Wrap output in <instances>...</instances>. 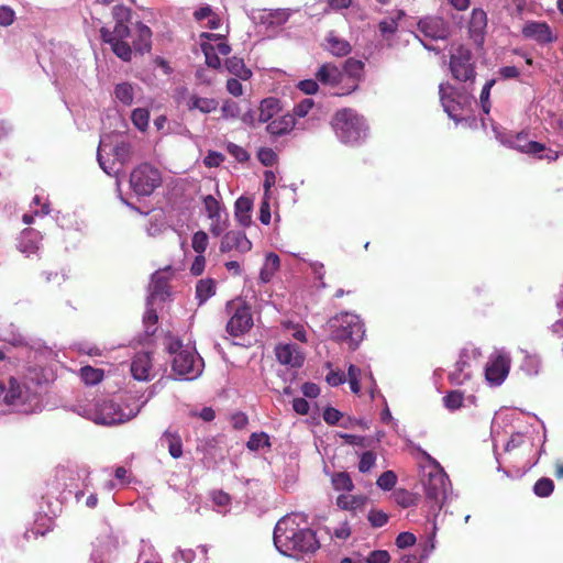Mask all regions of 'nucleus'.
I'll return each instance as SVG.
<instances>
[{
	"label": "nucleus",
	"instance_id": "f257e3e1",
	"mask_svg": "<svg viewBox=\"0 0 563 563\" xmlns=\"http://www.w3.org/2000/svg\"><path fill=\"white\" fill-rule=\"evenodd\" d=\"M156 385L150 388L148 395L129 394L114 401L108 398H96L79 405L77 412L97 424L114 426L125 423L135 418L141 409L155 395Z\"/></svg>",
	"mask_w": 563,
	"mask_h": 563
},
{
	"label": "nucleus",
	"instance_id": "f03ea898",
	"mask_svg": "<svg viewBox=\"0 0 563 563\" xmlns=\"http://www.w3.org/2000/svg\"><path fill=\"white\" fill-rule=\"evenodd\" d=\"M274 544L282 554L288 556L314 552L319 548L316 533L308 527L303 514L287 515L276 523Z\"/></svg>",
	"mask_w": 563,
	"mask_h": 563
},
{
	"label": "nucleus",
	"instance_id": "7ed1b4c3",
	"mask_svg": "<svg viewBox=\"0 0 563 563\" xmlns=\"http://www.w3.org/2000/svg\"><path fill=\"white\" fill-rule=\"evenodd\" d=\"M166 349L173 355V372L183 379L191 380L200 376L203 369V361L190 344L184 345L180 340L168 336Z\"/></svg>",
	"mask_w": 563,
	"mask_h": 563
},
{
	"label": "nucleus",
	"instance_id": "20e7f679",
	"mask_svg": "<svg viewBox=\"0 0 563 563\" xmlns=\"http://www.w3.org/2000/svg\"><path fill=\"white\" fill-rule=\"evenodd\" d=\"M336 137L345 144H358L368 135V125L363 115L352 109H342L332 119Z\"/></svg>",
	"mask_w": 563,
	"mask_h": 563
},
{
	"label": "nucleus",
	"instance_id": "39448f33",
	"mask_svg": "<svg viewBox=\"0 0 563 563\" xmlns=\"http://www.w3.org/2000/svg\"><path fill=\"white\" fill-rule=\"evenodd\" d=\"M330 335L338 342H344L355 350L365 335L364 323L360 316L352 312H341L328 322Z\"/></svg>",
	"mask_w": 563,
	"mask_h": 563
},
{
	"label": "nucleus",
	"instance_id": "423d86ee",
	"mask_svg": "<svg viewBox=\"0 0 563 563\" xmlns=\"http://www.w3.org/2000/svg\"><path fill=\"white\" fill-rule=\"evenodd\" d=\"M0 402L20 413H32L41 409L37 394L13 377L0 396Z\"/></svg>",
	"mask_w": 563,
	"mask_h": 563
},
{
	"label": "nucleus",
	"instance_id": "0eeeda50",
	"mask_svg": "<svg viewBox=\"0 0 563 563\" xmlns=\"http://www.w3.org/2000/svg\"><path fill=\"white\" fill-rule=\"evenodd\" d=\"M131 157V145L124 141L112 142V135L107 134L100 139L97 159L100 167L108 175L118 173L115 162L121 166Z\"/></svg>",
	"mask_w": 563,
	"mask_h": 563
},
{
	"label": "nucleus",
	"instance_id": "6e6552de",
	"mask_svg": "<svg viewBox=\"0 0 563 563\" xmlns=\"http://www.w3.org/2000/svg\"><path fill=\"white\" fill-rule=\"evenodd\" d=\"M496 139L508 147L515 148L519 152L537 156L538 158H547L554 161L558 158V153L549 150L545 151V146L542 143L530 141L525 133L518 134H506L494 129Z\"/></svg>",
	"mask_w": 563,
	"mask_h": 563
},
{
	"label": "nucleus",
	"instance_id": "1a4fd4ad",
	"mask_svg": "<svg viewBox=\"0 0 563 563\" xmlns=\"http://www.w3.org/2000/svg\"><path fill=\"white\" fill-rule=\"evenodd\" d=\"M440 97L444 111L455 122L465 118L466 110L472 106L473 98L467 93H457L449 85H440Z\"/></svg>",
	"mask_w": 563,
	"mask_h": 563
},
{
	"label": "nucleus",
	"instance_id": "9d476101",
	"mask_svg": "<svg viewBox=\"0 0 563 563\" xmlns=\"http://www.w3.org/2000/svg\"><path fill=\"white\" fill-rule=\"evenodd\" d=\"M161 184L158 169L150 164L137 166L130 176V186L137 196H148Z\"/></svg>",
	"mask_w": 563,
	"mask_h": 563
},
{
	"label": "nucleus",
	"instance_id": "9b49d317",
	"mask_svg": "<svg viewBox=\"0 0 563 563\" xmlns=\"http://www.w3.org/2000/svg\"><path fill=\"white\" fill-rule=\"evenodd\" d=\"M510 365V354L505 350H496L489 355L485 366L486 382L490 386H500L509 374Z\"/></svg>",
	"mask_w": 563,
	"mask_h": 563
},
{
	"label": "nucleus",
	"instance_id": "f8f14e48",
	"mask_svg": "<svg viewBox=\"0 0 563 563\" xmlns=\"http://www.w3.org/2000/svg\"><path fill=\"white\" fill-rule=\"evenodd\" d=\"M200 46L207 65L212 68L221 66L219 55L227 56L231 52L230 45L221 34L202 33L200 35Z\"/></svg>",
	"mask_w": 563,
	"mask_h": 563
},
{
	"label": "nucleus",
	"instance_id": "ddd939ff",
	"mask_svg": "<svg viewBox=\"0 0 563 563\" xmlns=\"http://www.w3.org/2000/svg\"><path fill=\"white\" fill-rule=\"evenodd\" d=\"M434 468L428 474V479L424 483L427 496L434 500L440 501L446 498L450 487V481L445 472L433 461Z\"/></svg>",
	"mask_w": 563,
	"mask_h": 563
},
{
	"label": "nucleus",
	"instance_id": "4468645a",
	"mask_svg": "<svg viewBox=\"0 0 563 563\" xmlns=\"http://www.w3.org/2000/svg\"><path fill=\"white\" fill-rule=\"evenodd\" d=\"M472 54L464 46H459L451 55V71L457 80L466 81L475 76L474 67L471 63Z\"/></svg>",
	"mask_w": 563,
	"mask_h": 563
},
{
	"label": "nucleus",
	"instance_id": "2eb2a0df",
	"mask_svg": "<svg viewBox=\"0 0 563 563\" xmlns=\"http://www.w3.org/2000/svg\"><path fill=\"white\" fill-rule=\"evenodd\" d=\"M521 34L526 40L534 41L539 45L553 43L558 38L549 24L542 21H527L521 29Z\"/></svg>",
	"mask_w": 563,
	"mask_h": 563
},
{
	"label": "nucleus",
	"instance_id": "dca6fc26",
	"mask_svg": "<svg viewBox=\"0 0 563 563\" xmlns=\"http://www.w3.org/2000/svg\"><path fill=\"white\" fill-rule=\"evenodd\" d=\"M473 357L467 350H463L452 369L449 373V380L453 385H463L473 376Z\"/></svg>",
	"mask_w": 563,
	"mask_h": 563
},
{
	"label": "nucleus",
	"instance_id": "f3484780",
	"mask_svg": "<svg viewBox=\"0 0 563 563\" xmlns=\"http://www.w3.org/2000/svg\"><path fill=\"white\" fill-rule=\"evenodd\" d=\"M169 275V268L157 271L152 275L146 305H155L156 301H164L168 297Z\"/></svg>",
	"mask_w": 563,
	"mask_h": 563
},
{
	"label": "nucleus",
	"instance_id": "a211bd4d",
	"mask_svg": "<svg viewBox=\"0 0 563 563\" xmlns=\"http://www.w3.org/2000/svg\"><path fill=\"white\" fill-rule=\"evenodd\" d=\"M253 325V318L249 307L239 306L227 323V331L232 336H240L246 333Z\"/></svg>",
	"mask_w": 563,
	"mask_h": 563
},
{
	"label": "nucleus",
	"instance_id": "6ab92c4d",
	"mask_svg": "<svg viewBox=\"0 0 563 563\" xmlns=\"http://www.w3.org/2000/svg\"><path fill=\"white\" fill-rule=\"evenodd\" d=\"M252 250V242L241 231H229L223 234L220 242V252L228 253L235 251L240 254L247 253Z\"/></svg>",
	"mask_w": 563,
	"mask_h": 563
},
{
	"label": "nucleus",
	"instance_id": "aec40b11",
	"mask_svg": "<svg viewBox=\"0 0 563 563\" xmlns=\"http://www.w3.org/2000/svg\"><path fill=\"white\" fill-rule=\"evenodd\" d=\"M418 30L426 37L432 40H443L449 34L446 23L439 16H427L421 19L418 23Z\"/></svg>",
	"mask_w": 563,
	"mask_h": 563
},
{
	"label": "nucleus",
	"instance_id": "412c9836",
	"mask_svg": "<svg viewBox=\"0 0 563 563\" xmlns=\"http://www.w3.org/2000/svg\"><path fill=\"white\" fill-rule=\"evenodd\" d=\"M153 364L151 355L146 352L137 353L131 362V374L134 379L147 382L152 379Z\"/></svg>",
	"mask_w": 563,
	"mask_h": 563
},
{
	"label": "nucleus",
	"instance_id": "4be33fe9",
	"mask_svg": "<svg viewBox=\"0 0 563 563\" xmlns=\"http://www.w3.org/2000/svg\"><path fill=\"white\" fill-rule=\"evenodd\" d=\"M181 102H184L189 111L198 110L205 114L217 110L219 106V102L213 98L200 97L186 90L183 92Z\"/></svg>",
	"mask_w": 563,
	"mask_h": 563
},
{
	"label": "nucleus",
	"instance_id": "5701e85b",
	"mask_svg": "<svg viewBox=\"0 0 563 563\" xmlns=\"http://www.w3.org/2000/svg\"><path fill=\"white\" fill-rule=\"evenodd\" d=\"M277 361L291 367H300L303 363V354L298 346L291 343L279 344L275 349Z\"/></svg>",
	"mask_w": 563,
	"mask_h": 563
},
{
	"label": "nucleus",
	"instance_id": "b1692460",
	"mask_svg": "<svg viewBox=\"0 0 563 563\" xmlns=\"http://www.w3.org/2000/svg\"><path fill=\"white\" fill-rule=\"evenodd\" d=\"M295 128L301 129L291 113H286L267 122L266 131L272 136H283L290 133Z\"/></svg>",
	"mask_w": 563,
	"mask_h": 563
},
{
	"label": "nucleus",
	"instance_id": "393cba45",
	"mask_svg": "<svg viewBox=\"0 0 563 563\" xmlns=\"http://www.w3.org/2000/svg\"><path fill=\"white\" fill-rule=\"evenodd\" d=\"M117 550V542L111 537H106L101 540H98L96 544H93V550L91 553V563H110V560L113 558V554Z\"/></svg>",
	"mask_w": 563,
	"mask_h": 563
},
{
	"label": "nucleus",
	"instance_id": "a878e982",
	"mask_svg": "<svg viewBox=\"0 0 563 563\" xmlns=\"http://www.w3.org/2000/svg\"><path fill=\"white\" fill-rule=\"evenodd\" d=\"M404 15L405 12L399 10L395 15L386 18L379 22L378 30L386 46L393 47L395 45L394 35L398 29V22Z\"/></svg>",
	"mask_w": 563,
	"mask_h": 563
},
{
	"label": "nucleus",
	"instance_id": "bb28decb",
	"mask_svg": "<svg viewBox=\"0 0 563 563\" xmlns=\"http://www.w3.org/2000/svg\"><path fill=\"white\" fill-rule=\"evenodd\" d=\"M41 241L42 235L38 231L26 229L20 235L18 247L20 252L30 256L37 252Z\"/></svg>",
	"mask_w": 563,
	"mask_h": 563
},
{
	"label": "nucleus",
	"instance_id": "cd10ccee",
	"mask_svg": "<svg viewBox=\"0 0 563 563\" xmlns=\"http://www.w3.org/2000/svg\"><path fill=\"white\" fill-rule=\"evenodd\" d=\"M101 37L104 42L109 43L113 53L124 62H129L132 56V49L124 38L111 37V32L108 29H101Z\"/></svg>",
	"mask_w": 563,
	"mask_h": 563
},
{
	"label": "nucleus",
	"instance_id": "c85d7f7f",
	"mask_svg": "<svg viewBox=\"0 0 563 563\" xmlns=\"http://www.w3.org/2000/svg\"><path fill=\"white\" fill-rule=\"evenodd\" d=\"M137 85L129 81H121L114 85L113 98L124 107H131L134 102Z\"/></svg>",
	"mask_w": 563,
	"mask_h": 563
},
{
	"label": "nucleus",
	"instance_id": "c756f323",
	"mask_svg": "<svg viewBox=\"0 0 563 563\" xmlns=\"http://www.w3.org/2000/svg\"><path fill=\"white\" fill-rule=\"evenodd\" d=\"M324 48L333 56L338 57L346 56L351 52L350 43L336 35L334 32H330L327 35Z\"/></svg>",
	"mask_w": 563,
	"mask_h": 563
},
{
	"label": "nucleus",
	"instance_id": "7c9ffc66",
	"mask_svg": "<svg viewBox=\"0 0 563 563\" xmlns=\"http://www.w3.org/2000/svg\"><path fill=\"white\" fill-rule=\"evenodd\" d=\"M317 79L329 86H335L343 81V73L331 63L323 64L317 71Z\"/></svg>",
	"mask_w": 563,
	"mask_h": 563
},
{
	"label": "nucleus",
	"instance_id": "2f4dec72",
	"mask_svg": "<svg viewBox=\"0 0 563 563\" xmlns=\"http://www.w3.org/2000/svg\"><path fill=\"white\" fill-rule=\"evenodd\" d=\"M252 200L247 197H240L235 201L234 217L242 227H250L252 223Z\"/></svg>",
	"mask_w": 563,
	"mask_h": 563
},
{
	"label": "nucleus",
	"instance_id": "473e14b6",
	"mask_svg": "<svg viewBox=\"0 0 563 563\" xmlns=\"http://www.w3.org/2000/svg\"><path fill=\"white\" fill-rule=\"evenodd\" d=\"M487 26V14L481 8H475L472 11L470 20V32L475 38H483Z\"/></svg>",
	"mask_w": 563,
	"mask_h": 563
},
{
	"label": "nucleus",
	"instance_id": "72a5a7b5",
	"mask_svg": "<svg viewBox=\"0 0 563 563\" xmlns=\"http://www.w3.org/2000/svg\"><path fill=\"white\" fill-rule=\"evenodd\" d=\"M367 498L362 495L342 494L336 498V505L343 510L356 511L364 508Z\"/></svg>",
	"mask_w": 563,
	"mask_h": 563
},
{
	"label": "nucleus",
	"instance_id": "f704fd0d",
	"mask_svg": "<svg viewBox=\"0 0 563 563\" xmlns=\"http://www.w3.org/2000/svg\"><path fill=\"white\" fill-rule=\"evenodd\" d=\"M523 354L522 362L520 364V369L527 376H537L541 369V360L537 354L529 353L526 350H520Z\"/></svg>",
	"mask_w": 563,
	"mask_h": 563
},
{
	"label": "nucleus",
	"instance_id": "c9c22d12",
	"mask_svg": "<svg viewBox=\"0 0 563 563\" xmlns=\"http://www.w3.org/2000/svg\"><path fill=\"white\" fill-rule=\"evenodd\" d=\"M162 443L167 445L169 454L178 459L183 454V443L180 437L169 430L165 431L161 439Z\"/></svg>",
	"mask_w": 563,
	"mask_h": 563
},
{
	"label": "nucleus",
	"instance_id": "e433bc0d",
	"mask_svg": "<svg viewBox=\"0 0 563 563\" xmlns=\"http://www.w3.org/2000/svg\"><path fill=\"white\" fill-rule=\"evenodd\" d=\"M278 110L279 106L276 99H264L260 104L257 121L261 123L272 121L274 115L278 112Z\"/></svg>",
	"mask_w": 563,
	"mask_h": 563
},
{
	"label": "nucleus",
	"instance_id": "4c0bfd02",
	"mask_svg": "<svg viewBox=\"0 0 563 563\" xmlns=\"http://www.w3.org/2000/svg\"><path fill=\"white\" fill-rule=\"evenodd\" d=\"M280 265V261L278 255L275 253H269L266 255L265 263L261 269L260 278L263 283H268L274 274L278 271Z\"/></svg>",
	"mask_w": 563,
	"mask_h": 563
},
{
	"label": "nucleus",
	"instance_id": "58836bf2",
	"mask_svg": "<svg viewBox=\"0 0 563 563\" xmlns=\"http://www.w3.org/2000/svg\"><path fill=\"white\" fill-rule=\"evenodd\" d=\"M225 68L229 73L243 80L249 79L252 75L251 70L245 67L243 59L235 56L225 60Z\"/></svg>",
	"mask_w": 563,
	"mask_h": 563
},
{
	"label": "nucleus",
	"instance_id": "ea45409f",
	"mask_svg": "<svg viewBox=\"0 0 563 563\" xmlns=\"http://www.w3.org/2000/svg\"><path fill=\"white\" fill-rule=\"evenodd\" d=\"M363 71V63L353 58H350L344 64L343 73V79L345 77H349L353 80L352 89H355L356 87V80L361 77Z\"/></svg>",
	"mask_w": 563,
	"mask_h": 563
},
{
	"label": "nucleus",
	"instance_id": "a19ab883",
	"mask_svg": "<svg viewBox=\"0 0 563 563\" xmlns=\"http://www.w3.org/2000/svg\"><path fill=\"white\" fill-rule=\"evenodd\" d=\"M80 378L86 385H97L103 377L104 372L101 368H95L92 366H84L80 368Z\"/></svg>",
	"mask_w": 563,
	"mask_h": 563
},
{
	"label": "nucleus",
	"instance_id": "79ce46f5",
	"mask_svg": "<svg viewBox=\"0 0 563 563\" xmlns=\"http://www.w3.org/2000/svg\"><path fill=\"white\" fill-rule=\"evenodd\" d=\"M131 121L140 132H145L148 129L150 111L146 108H135L131 113Z\"/></svg>",
	"mask_w": 563,
	"mask_h": 563
},
{
	"label": "nucleus",
	"instance_id": "37998d69",
	"mask_svg": "<svg viewBox=\"0 0 563 563\" xmlns=\"http://www.w3.org/2000/svg\"><path fill=\"white\" fill-rule=\"evenodd\" d=\"M152 31L143 23L137 24V41H134V47L139 51H148L151 47Z\"/></svg>",
	"mask_w": 563,
	"mask_h": 563
},
{
	"label": "nucleus",
	"instance_id": "c03bdc74",
	"mask_svg": "<svg viewBox=\"0 0 563 563\" xmlns=\"http://www.w3.org/2000/svg\"><path fill=\"white\" fill-rule=\"evenodd\" d=\"M216 292V285L212 279H201L196 286V295L200 303L207 301Z\"/></svg>",
	"mask_w": 563,
	"mask_h": 563
},
{
	"label": "nucleus",
	"instance_id": "a18cd8bd",
	"mask_svg": "<svg viewBox=\"0 0 563 563\" xmlns=\"http://www.w3.org/2000/svg\"><path fill=\"white\" fill-rule=\"evenodd\" d=\"M464 396L459 390H452L443 397V405L450 411H455L463 407Z\"/></svg>",
	"mask_w": 563,
	"mask_h": 563
},
{
	"label": "nucleus",
	"instance_id": "49530a36",
	"mask_svg": "<svg viewBox=\"0 0 563 563\" xmlns=\"http://www.w3.org/2000/svg\"><path fill=\"white\" fill-rule=\"evenodd\" d=\"M210 220V232L212 233V235L214 236H219L221 235L224 230L227 229L228 227V214L227 212L224 213H219V214H216L214 217H210L208 218Z\"/></svg>",
	"mask_w": 563,
	"mask_h": 563
},
{
	"label": "nucleus",
	"instance_id": "de8ad7c7",
	"mask_svg": "<svg viewBox=\"0 0 563 563\" xmlns=\"http://www.w3.org/2000/svg\"><path fill=\"white\" fill-rule=\"evenodd\" d=\"M203 207L208 218L225 212L224 207L221 205V202L211 195L203 197Z\"/></svg>",
	"mask_w": 563,
	"mask_h": 563
},
{
	"label": "nucleus",
	"instance_id": "09e8293b",
	"mask_svg": "<svg viewBox=\"0 0 563 563\" xmlns=\"http://www.w3.org/2000/svg\"><path fill=\"white\" fill-rule=\"evenodd\" d=\"M263 18L266 22H268L272 25H280L288 20L289 14L286 10L277 9L266 11Z\"/></svg>",
	"mask_w": 563,
	"mask_h": 563
},
{
	"label": "nucleus",
	"instance_id": "8fccbe9b",
	"mask_svg": "<svg viewBox=\"0 0 563 563\" xmlns=\"http://www.w3.org/2000/svg\"><path fill=\"white\" fill-rule=\"evenodd\" d=\"M209 244L208 234L205 231H197L191 239V246L197 254H203Z\"/></svg>",
	"mask_w": 563,
	"mask_h": 563
},
{
	"label": "nucleus",
	"instance_id": "3c124183",
	"mask_svg": "<svg viewBox=\"0 0 563 563\" xmlns=\"http://www.w3.org/2000/svg\"><path fill=\"white\" fill-rule=\"evenodd\" d=\"M554 484L552 479L542 477L534 484L533 492L539 497H548L552 494Z\"/></svg>",
	"mask_w": 563,
	"mask_h": 563
},
{
	"label": "nucleus",
	"instance_id": "603ef678",
	"mask_svg": "<svg viewBox=\"0 0 563 563\" xmlns=\"http://www.w3.org/2000/svg\"><path fill=\"white\" fill-rule=\"evenodd\" d=\"M332 485L336 490L350 492L353 489V482L349 474L338 473L332 477Z\"/></svg>",
	"mask_w": 563,
	"mask_h": 563
},
{
	"label": "nucleus",
	"instance_id": "864d4df0",
	"mask_svg": "<svg viewBox=\"0 0 563 563\" xmlns=\"http://www.w3.org/2000/svg\"><path fill=\"white\" fill-rule=\"evenodd\" d=\"M495 82H496L495 79L487 80L486 84L484 85L481 96H479L482 109L486 114H488L490 111L489 96H490V90L494 87Z\"/></svg>",
	"mask_w": 563,
	"mask_h": 563
},
{
	"label": "nucleus",
	"instance_id": "5fc2aeb1",
	"mask_svg": "<svg viewBox=\"0 0 563 563\" xmlns=\"http://www.w3.org/2000/svg\"><path fill=\"white\" fill-rule=\"evenodd\" d=\"M267 445H269V439L265 433H253L247 441V448L252 451L260 450Z\"/></svg>",
	"mask_w": 563,
	"mask_h": 563
},
{
	"label": "nucleus",
	"instance_id": "6e6d98bb",
	"mask_svg": "<svg viewBox=\"0 0 563 563\" xmlns=\"http://www.w3.org/2000/svg\"><path fill=\"white\" fill-rule=\"evenodd\" d=\"M397 482V476L393 471L384 472L377 479V486L383 490H390Z\"/></svg>",
	"mask_w": 563,
	"mask_h": 563
},
{
	"label": "nucleus",
	"instance_id": "4d7b16f0",
	"mask_svg": "<svg viewBox=\"0 0 563 563\" xmlns=\"http://www.w3.org/2000/svg\"><path fill=\"white\" fill-rule=\"evenodd\" d=\"M257 159L264 165V166H273L277 161V154L274 150L269 147H261L257 151Z\"/></svg>",
	"mask_w": 563,
	"mask_h": 563
},
{
	"label": "nucleus",
	"instance_id": "13d9d810",
	"mask_svg": "<svg viewBox=\"0 0 563 563\" xmlns=\"http://www.w3.org/2000/svg\"><path fill=\"white\" fill-rule=\"evenodd\" d=\"M376 454L372 451H366L361 455V460L358 463V470L362 473L369 472L372 467L375 465Z\"/></svg>",
	"mask_w": 563,
	"mask_h": 563
},
{
	"label": "nucleus",
	"instance_id": "bf43d9fd",
	"mask_svg": "<svg viewBox=\"0 0 563 563\" xmlns=\"http://www.w3.org/2000/svg\"><path fill=\"white\" fill-rule=\"evenodd\" d=\"M367 519L373 527L380 528L387 523L388 516L382 510L373 509L368 512Z\"/></svg>",
	"mask_w": 563,
	"mask_h": 563
},
{
	"label": "nucleus",
	"instance_id": "052dcab7",
	"mask_svg": "<svg viewBox=\"0 0 563 563\" xmlns=\"http://www.w3.org/2000/svg\"><path fill=\"white\" fill-rule=\"evenodd\" d=\"M112 16L114 22H130L131 10L122 4H117L112 8Z\"/></svg>",
	"mask_w": 563,
	"mask_h": 563
},
{
	"label": "nucleus",
	"instance_id": "680f3d73",
	"mask_svg": "<svg viewBox=\"0 0 563 563\" xmlns=\"http://www.w3.org/2000/svg\"><path fill=\"white\" fill-rule=\"evenodd\" d=\"M15 20V12L9 5H0V25L10 26Z\"/></svg>",
	"mask_w": 563,
	"mask_h": 563
},
{
	"label": "nucleus",
	"instance_id": "e2e57ef3",
	"mask_svg": "<svg viewBox=\"0 0 563 563\" xmlns=\"http://www.w3.org/2000/svg\"><path fill=\"white\" fill-rule=\"evenodd\" d=\"M527 446V448H531L532 444L531 442L529 441H526V438L525 435L520 434V433H517V434H514L511 435L510 440L507 442L506 444V451L507 452H510L517 448H520V446Z\"/></svg>",
	"mask_w": 563,
	"mask_h": 563
},
{
	"label": "nucleus",
	"instance_id": "0e129e2a",
	"mask_svg": "<svg viewBox=\"0 0 563 563\" xmlns=\"http://www.w3.org/2000/svg\"><path fill=\"white\" fill-rule=\"evenodd\" d=\"M390 555L386 550L372 551L365 559L366 563H388Z\"/></svg>",
	"mask_w": 563,
	"mask_h": 563
},
{
	"label": "nucleus",
	"instance_id": "69168bd1",
	"mask_svg": "<svg viewBox=\"0 0 563 563\" xmlns=\"http://www.w3.org/2000/svg\"><path fill=\"white\" fill-rule=\"evenodd\" d=\"M173 558L176 563L179 561L184 563H192L196 558V553L191 549H178L173 554Z\"/></svg>",
	"mask_w": 563,
	"mask_h": 563
},
{
	"label": "nucleus",
	"instance_id": "338daca9",
	"mask_svg": "<svg viewBox=\"0 0 563 563\" xmlns=\"http://www.w3.org/2000/svg\"><path fill=\"white\" fill-rule=\"evenodd\" d=\"M313 107V100L312 99H303L301 102H299L295 108H294V117H297V118H305L309 112L310 110L312 109Z\"/></svg>",
	"mask_w": 563,
	"mask_h": 563
},
{
	"label": "nucleus",
	"instance_id": "774afa93",
	"mask_svg": "<svg viewBox=\"0 0 563 563\" xmlns=\"http://www.w3.org/2000/svg\"><path fill=\"white\" fill-rule=\"evenodd\" d=\"M285 328L288 330L289 334L294 339H296L300 342L307 341L306 330H305L303 325L287 323V324H285Z\"/></svg>",
	"mask_w": 563,
	"mask_h": 563
}]
</instances>
